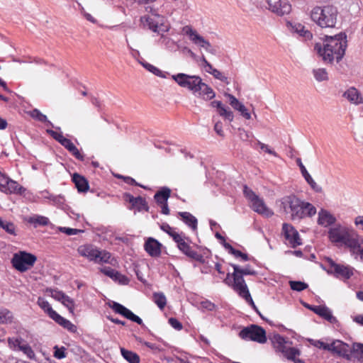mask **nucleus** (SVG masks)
<instances>
[{"mask_svg": "<svg viewBox=\"0 0 363 363\" xmlns=\"http://www.w3.org/2000/svg\"><path fill=\"white\" fill-rule=\"evenodd\" d=\"M162 245L153 238H148L144 244L145 250L152 257H158L161 255Z\"/></svg>", "mask_w": 363, "mask_h": 363, "instance_id": "nucleus-21", "label": "nucleus"}, {"mask_svg": "<svg viewBox=\"0 0 363 363\" xmlns=\"http://www.w3.org/2000/svg\"><path fill=\"white\" fill-rule=\"evenodd\" d=\"M242 298H243L247 303H248L251 306L252 308L256 311V313L257 314H259V315L264 320V318L262 315V314L260 313L259 311L258 310L257 307L255 306L253 300H252V298L250 295V293H248L246 295H244L243 296H242Z\"/></svg>", "mask_w": 363, "mask_h": 363, "instance_id": "nucleus-54", "label": "nucleus"}, {"mask_svg": "<svg viewBox=\"0 0 363 363\" xmlns=\"http://www.w3.org/2000/svg\"><path fill=\"white\" fill-rule=\"evenodd\" d=\"M1 229H4L10 235H16V226L11 222L4 221L1 220Z\"/></svg>", "mask_w": 363, "mask_h": 363, "instance_id": "nucleus-49", "label": "nucleus"}, {"mask_svg": "<svg viewBox=\"0 0 363 363\" xmlns=\"http://www.w3.org/2000/svg\"><path fill=\"white\" fill-rule=\"evenodd\" d=\"M198 97L208 101L213 99L216 96L215 92H197Z\"/></svg>", "mask_w": 363, "mask_h": 363, "instance_id": "nucleus-63", "label": "nucleus"}, {"mask_svg": "<svg viewBox=\"0 0 363 363\" xmlns=\"http://www.w3.org/2000/svg\"><path fill=\"white\" fill-rule=\"evenodd\" d=\"M232 277L233 279V290L238 292L240 296L242 297L250 293L243 274L236 272L235 270H234L233 273H232Z\"/></svg>", "mask_w": 363, "mask_h": 363, "instance_id": "nucleus-20", "label": "nucleus"}, {"mask_svg": "<svg viewBox=\"0 0 363 363\" xmlns=\"http://www.w3.org/2000/svg\"><path fill=\"white\" fill-rule=\"evenodd\" d=\"M323 47L315 43L314 49L325 62H332L335 59L338 62L343 57L347 45V35L340 33L334 36L325 35Z\"/></svg>", "mask_w": 363, "mask_h": 363, "instance_id": "nucleus-1", "label": "nucleus"}, {"mask_svg": "<svg viewBox=\"0 0 363 363\" xmlns=\"http://www.w3.org/2000/svg\"><path fill=\"white\" fill-rule=\"evenodd\" d=\"M269 9L279 16L289 14L291 11V4L286 0H267Z\"/></svg>", "mask_w": 363, "mask_h": 363, "instance_id": "nucleus-16", "label": "nucleus"}, {"mask_svg": "<svg viewBox=\"0 0 363 363\" xmlns=\"http://www.w3.org/2000/svg\"><path fill=\"white\" fill-rule=\"evenodd\" d=\"M178 216L192 230H196L197 229L198 220L196 218L189 212H179Z\"/></svg>", "mask_w": 363, "mask_h": 363, "instance_id": "nucleus-34", "label": "nucleus"}, {"mask_svg": "<svg viewBox=\"0 0 363 363\" xmlns=\"http://www.w3.org/2000/svg\"><path fill=\"white\" fill-rule=\"evenodd\" d=\"M15 320L12 312L6 308L1 309V324H11L15 323Z\"/></svg>", "mask_w": 363, "mask_h": 363, "instance_id": "nucleus-46", "label": "nucleus"}, {"mask_svg": "<svg viewBox=\"0 0 363 363\" xmlns=\"http://www.w3.org/2000/svg\"><path fill=\"white\" fill-rule=\"evenodd\" d=\"M120 350L122 357L128 363H140V359L137 353L131 350H126L124 347H121Z\"/></svg>", "mask_w": 363, "mask_h": 363, "instance_id": "nucleus-37", "label": "nucleus"}, {"mask_svg": "<svg viewBox=\"0 0 363 363\" xmlns=\"http://www.w3.org/2000/svg\"><path fill=\"white\" fill-rule=\"evenodd\" d=\"M337 13V8L333 6H317L312 10L311 17L321 28H334Z\"/></svg>", "mask_w": 363, "mask_h": 363, "instance_id": "nucleus-3", "label": "nucleus"}, {"mask_svg": "<svg viewBox=\"0 0 363 363\" xmlns=\"http://www.w3.org/2000/svg\"><path fill=\"white\" fill-rule=\"evenodd\" d=\"M72 181L80 193H85L89 189L88 180L79 173L75 172L72 175Z\"/></svg>", "mask_w": 363, "mask_h": 363, "instance_id": "nucleus-28", "label": "nucleus"}, {"mask_svg": "<svg viewBox=\"0 0 363 363\" xmlns=\"http://www.w3.org/2000/svg\"><path fill=\"white\" fill-rule=\"evenodd\" d=\"M201 306L203 308L206 309L209 311H213L216 308V306L208 300L201 301Z\"/></svg>", "mask_w": 363, "mask_h": 363, "instance_id": "nucleus-60", "label": "nucleus"}, {"mask_svg": "<svg viewBox=\"0 0 363 363\" xmlns=\"http://www.w3.org/2000/svg\"><path fill=\"white\" fill-rule=\"evenodd\" d=\"M168 322L169 325L174 328V329L177 330H180L182 329L183 326L181 322H179L177 318H170L168 320Z\"/></svg>", "mask_w": 363, "mask_h": 363, "instance_id": "nucleus-62", "label": "nucleus"}, {"mask_svg": "<svg viewBox=\"0 0 363 363\" xmlns=\"http://www.w3.org/2000/svg\"><path fill=\"white\" fill-rule=\"evenodd\" d=\"M59 231L63 233H65L67 235H77L80 233H83V230L76 229V228H71L68 227H60L58 228Z\"/></svg>", "mask_w": 363, "mask_h": 363, "instance_id": "nucleus-52", "label": "nucleus"}, {"mask_svg": "<svg viewBox=\"0 0 363 363\" xmlns=\"http://www.w3.org/2000/svg\"><path fill=\"white\" fill-rule=\"evenodd\" d=\"M184 32L188 35L191 41L195 44L199 45L203 48L206 51L210 53L215 54V50L212 48L211 43L205 40L201 35H199L195 30H193L191 26H186L183 28Z\"/></svg>", "mask_w": 363, "mask_h": 363, "instance_id": "nucleus-12", "label": "nucleus"}, {"mask_svg": "<svg viewBox=\"0 0 363 363\" xmlns=\"http://www.w3.org/2000/svg\"><path fill=\"white\" fill-rule=\"evenodd\" d=\"M290 26L292 31L298 34L299 36L303 37L305 40H311L312 38V33L310 30H306L303 25L301 23H290Z\"/></svg>", "mask_w": 363, "mask_h": 363, "instance_id": "nucleus-36", "label": "nucleus"}, {"mask_svg": "<svg viewBox=\"0 0 363 363\" xmlns=\"http://www.w3.org/2000/svg\"><path fill=\"white\" fill-rule=\"evenodd\" d=\"M78 252L82 256L87 257L89 260H94L95 262H98V257L101 255V252L92 245L80 246L78 248Z\"/></svg>", "mask_w": 363, "mask_h": 363, "instance_id": "nucleus-27", "label": "nucleus"}, {"mask_svg": "<svg viewBox=\"0 0 363 363\" xmlns=\"http://www.w3.org/2000/svg\"><path fill=\"white\" fill-rule=\"evenodd\" d=\"M336 218L328 210L321 208L318 212L317 223L319 225L325 228L335 224Z\"/></svg>", "mask_w": 363, "mask_h": 363, "instance_id": "nucleus-26", "label": "nucleus"}, {"mask_svg": "<svg viewBox=\"0 0 363 363\" xmlns=\"http://www.w3.org/2000/svg\"><path fill=\"white\" fill-rule=\"evenodd\" d=\"M252 208L257 213L265 215L269 217L273 215V212L269 210L265 205L264 201L259 196L256 197L252 202H251Z\"/></svg>", "mask_w": 363, "mask_h": 363, "instance_id": "nucleus-29", "label": "nucleus"}, {"mask_svg": "<svg viewBox=\"0 0 363 363\" xmlns=\"http://www.w3.org/2000/svg\"><path fill=\"white\" fill-rule=\"evenodd\" d=\"M212 107L216 108L218 114L230 122L233 121L234 115L230 108L225 106L220 101H213L211 103Z\"/></svg>", "mask_w": 363, "mask_h": 363, "instance_id": "nucleus-24", "label": "nucleus"}, {"mask_svg": "<svg viewBox=\"0 0 363 363\" xmlns=\"http://www.w3.org/2000/svg\"><path fill=\"white\" fill-rule=\"evenodd\" d=\"M315 79L318 81H323L328 78V74L325 69H317L313 71Z\"/></svg>", "mask_w": 363, "mask_h": 363, "instance_id": "nucleus-55", "label": "nucleus"}, {"mask_svg": "<svg viewBox=\"0 0 363 363\" xmlns=\"http://www.w3.org/2000/svg\"><path fill=\"white\" fill-rule=\"evenodd\" d=\"M30 116L32 118H33L40 122H43V123L47 122L49 125L52 126V123L50 121H48L47 116L43 114L38 109H36V108L33 109L30 112Z\"/></svg>", "mask_w": 363, "mask_h": 363, "instance_id": "nucleus-48", "label": "nucleus"}, {"mask_svg": "<svg viewBox=\"0 0 363 363\" xmlns=\"http://www.w3.org/2000/svg\"><path fill=\"white\" fill-rule=\"evenodd\" d=\"M37 257L26 251H19L13 254L11 259L13 267L20 272H25L33 267Z\"/></svg>", "mask_w": 363, "mask_h": 363, "instance_id": "nucleus-6", "label": "nucleus"}, {"mask_svg": "<svg viewBox=\"0 0 363 363\" xmlns=\"http://www.w3.org/2000/svg\"><path fill=\"white\" fill-rule=\"evenodd\" d=\"M351 230L340 224H336L328 230V238L333 243H342Z\"/></svg>", "mask_w": 363, "mask_h": 363, "instance_id": "nucleus-13", "label": "nucleus"}, {"mask_svg": "<svg viewBox=\"0 0 363 363\" xmlns=\"http://www.w3.org/2000/svg\"><path fill=\"white\" fill-rule=\"evenodd\" d=\"M284 211L290 213L293 220H299L305 217H312L316 213L315 207L309 202L301 201L295 195H289L283 199Z\"/></svg>", "mask_w": 363, "mask_h": 363, "instance_id": "nucleus-2", "label": "nucleus"}, {"mask_svg": "<svg viewBox=\"0 0 363 363\" xmlns=\"http://www.w3.org/2000/svg\"><path fill=\"white\" fill-rule=\"evenodd\" d=\"M230 266L233 268L234 270H235L236 272L243 274L244 276L257 274V272L254 269H252L250 265H247L245 268H241L240 266L235 264H230Z\"/></svg>", "mask_w": 363, "mask_h": 363, "instance_id": "nucleus-45", "label": "nucleus"}, {"mask_svg": "<svg viewBox=\"0 0 363 363\" xmlns=\"http://www.w3.org/2000/svg\"><path fill=\"white\" fill-rule=\"evenodd\" d=\"M331 352L337 353L338 355L345 358L347 360H351L354 358V354L352 352V348L350 349L348 344L342 341L337 340L332 343Z\"/></svg>", "mask_w": 363, "mask_h": 363, "instance_id": "nucleus-19", "label": "nucleus"}, {"mask_svg": "<svg viewBox=\"0 0 363 363\" xmlns=\"http://www.w3.org/2000/svg\"><path fill=\"white\" fill-rule=\"evenodd\" d=\"M352 233L351 230L342 244L349 247L352 253L359 255L362 248L358 240L353 237Z\"/></svg>", "mask_w": 363, "mask_h": 363, "instance_id": "nucleus-30", "label": "nucleus"}, {"mask_svg": "<svg viewBox=\"0 0 363 363\" xmlns=\"http://www.w3.org/2000/svg\"><path fill=\"white\" fill-rule=\"evenodd\" d=\"M291 289L296 291H302L308 287V285L301 281H289V282Z\"/></svg>", "mask_w": 363, "mask_h": 363, "instance_id": "nucleus-47", "label": "nucleus"}, {"mask_svg": "<svg viewBox=\"0 0 363 363\" xmlns=\"http://www.w3.org/2000/svg\"><path fill=\"white\" fill-rule=\"evenodd\" d=\"M172 78L179 86L191 91H213L205 83L202 82V79L198 76L179 73L173 75Z\"/></svg>", "mask_w": 363, "mask_h": 363, "instance_id": "nucleus-5", "label": "nucleus"}, {"mask_svg": "<svg viewBox=\"0 0 363 363\" xmlns=\"http://www.w3.org/2000/svg\"><path fill=\"white\" fill-rule=\"evenodd\" d=\"M160 228L162 230L172 237L175 242L182 237L178 233L175 232L167 223H163L160 225Z\"/></svg>", "mask_w": 363, "mask_h": 363, "instance_id": "nucleus-43", "label": "nucleus"}, {"mask_svg": "<svg viewBox=\"0 0 363 363\" xmlns=\"http://www.w3.org/2000/svg\"><path fill=\"white\" fill-rule=\"evenodd\" d=\"M121 179L126 183L130 185L138 186L143 189H146L147 187L138 183L133 178L130 177H121Z\"/></svg>", "mask_w": 363, "mask_h": 363, "instance_id": "nucleus-61", "label": "nucleus"}, {"mask_svg": "<svg viewBox=\"0 0 363 363\" xmlns=\"http://www.w3.org/2000/svg\"><path fill=\"white\" fill-rule=\"evenodd\" d=\"M28 223L33 224L35 228L38 226H45L49 223V219L43 216H35L28 219Z\"/></svg>", "mask_w": 363, "mask_h": 363, "instance_id": "nucleus-41", "label": "nucleus"}, {"mask_svg": "<svg viewBox=\"0 0 363 363\" xmlns=\"http://www.w3.org/2000/svg\"><path fill=\"white\" fill-rule=\"evenodd\" d=\"M352 233L351 230L342 244L349 247L352 253L359 255L362 248L358 240L353 237Z\"/></svg>", "mask_w": 363, "mask_h": 363, "instance_id": "nucleus-31", "label": "nucleus"}, {"mask_svg": "<svg viewBox=\"0 0 363 363\" xmlns=\"http://www.w3.org/2000/svg\"><path fill=\"white\" fill-rule=\"evenodd\" d=\"M52 319L70 333H74L77 330V326L75 325L72 323L69 320H67L66 318L61 316L57 313L52 317Z\"/></svg>", "mask_w": 363, "mask_h": 363, "instance_id": "nucleus-33", "label": "nucleus"}, {"mask_svg": "<svg viewBox=\"0 0 363 363\" xmlns=\"http://www.w3.org/2000/svg\"><path fill=\"white\" fill-rule=\"evenodd\" d=\"M46 291L50 292L53 298L60 302L66 295L63 291H59L58 289H47Z\"/></svg>", "mask_w": 363, "mask_h": 363, "instance_id": "nucleus-51", "label": "nucleus"}, {"mask_svg": "<svg viewBox=\"0 0 363 363\" xmlns=\"http://www.w3.org/2000/svg\"><path fill=\"white\" fill-rule=\"evenodd\" d=\"M65 148L70 152L75 147L74 144L68 138H65L60 143Z\"/></svg>", "mask_w": 363, "mask_h": 363, "instance_id": "nucleus-64", "label": "nucleus"}, {"mask_svg": "<svg viewBox=\"0 0 363 363\" xmlns=\"http://www.w3.org/2000/svg\"><path fill=\"white\" fill-rule=\"evenodd\" d=\"M243 194L250 202H252L254 199L258 196L251 189L248 188L246 185L244 186Z\"/></svg>", "mask_w": 363, "mask_h": 363, "instance_id": "nucleus-56", "label": "nucleus"}, {"mask_svg": "<svg viewBox=\"0 0 363 363\" xmlns=\"http://www.w3.org/2000/svg\"><path fill=\"white\" fill-rule=\"evenodd\" d=\"M269 339L277 352H281L285 357L294 363H305L303 360L296 358L297 355L300 354V350L291 347L292 342L286 340L278 333L274 334Z\"/></svg>", "mask_w": 363, "mask_h": 363, "instance_id": "nucleus-4", "label": "nucleus"}, {"mask_svg": "<svg viewBox=\"0 0 363 363\" xmlns=\"http://www.w3.org/2000/svg\"><path fill=\"white\" fill-rule=\"evenodd\" d=\"M8 342L11 348L22 351L29 359L35 357L31 347L22 338H9Z\"/></svg>", "mask_w": 363, "mask_h": 363, "instance_id": "nucleus-17", "label": "nucleus"}, {"mask_svg": "<svg viewBox=\"0 0 363 363\" xmlns=\"http://www.w3.org/2000/svg\"><path fill=\"white\" fill-rule=\"evenodd\" d=\"M225 96L228 98V103L234 110L239 111L240 115L245 119L251 118V115L247 108L236 97L227 92H225Z\"/></svg>", "mask_w": 363, "mask_h": 363, "instance_id": "nucleus-23", "label": "nucleus"}, {"mask_svg": "<svg viewBox=\"0 0 363 363\" xmlns=\"http://www.w3.org/2000/svg\"><path fill=\"white\" fill-rule=\"evenodd\" d=\"M47 133L50 136H52L55 140H57L60 144L65 138V137L63 136L62 133H57L52 130H47Z\"/></svg>", "mask_w": 363, "mask_h": 363, "instance_id": "nucleus-59", "label": "nucleus"}, {"mask_svg": "<svg viewBox=\"0 0 363 363\" xmlns=\"http://www.w3.org/2000/svg\"><path fill=\"white\" fill-rule=\"evenodd\" d=\"M177 247L186 256L190 257L194 253V250H192L191 247L184 241L181 237L177 242Z\"/></svg>", "mask_w": 363, "mask_h": 363, "instance_id": "nucleus-40", "label": "nucleus"}, {"mask_svg": "<svg viewBox=\"0 0 363 363\" xmlns=\"http://www.w3.org/2000/svg\"><path fill=\"white\" fill-rule=\"evenodd\" d=\"M302 303L305 308L312 311L315 314L328 320L329 323L332 324H335L338 323L337 318L333 315L331 311L327 306H312L304 302H303Z\"/></svg>", "mask_w": 363, "mask_h": 363, "instance_id": "nucleus-15", "label": "nucleus"}, {"mask_svg": "<svg viewBox=\"0 0 363 363\" xmlns=\"http://www.w3.org/2000/svg\"><path fill=\"white\" fill-rule=\"evenodd\" d=\"M342 96L355 105L363 104V92H343Z\"/></svg>", "mask_w": 363, "mask_h": 363, "instance_id": "nucleus-38", "label": "nucleus"}, {"mask_svg": "<svg viewBox=\"0 0 363 363\" xmlns=\"http://www.w3.org/2000/svg\"><path fill=\"white\" fill-rule=\"evenodd\" d=\"M54 350V357L57 359H62L66 357V349L65 347H58L55 345L53 347Z\"/></svg>", "mask_w": 363, "mask_h": 363, "instance_id": "nucleus-53", "label": "nucleus"}, {"mask_svg": "<svg viewBox=\"0 0 363 363\" xmlns=\"http://www.w3.org/2000/svg\"><path fill=\"white\" fill-rule=\"evenodd\" d=\"M61 303L63 306L67 308L69 313H74V302L72 298H71L67 295H65V297H63L62 300L61 301Z\"/></svg>", "mask_w": 363, "mask_h": 363, "instance_id": "nucleus-50", "label": "nucleus"}, {"mask_svg": "<svg viewBox=\"0 0 363 363\" xmlns=\"http://www.w3.org/2000/svg\"><path fill=\"white\" fill-rule=\"evenodd\" d=\"M352 352L354 354V359L362 361L363 359V343L354 342L352 346Z\"/></svg>", "mask_w": 363, "mask_h": 363, "instance_id": "nucleus-44", "label": "nucleus"}, {"mask_svg": "<svg viewBox=\"0 0 363 363\" xmlns=\"http://www.w3.org/2000/svg\"><path fill=\"white\" fill-rule=\"evenodd\" d=\"M141 64L145 69L157 76H160L162 73V72L158 68L153 66L152 65H150L147 62H141Z\"/></svg>", "mask_w": 363, "mask_h": 363, "instance_id": "nucleus-58", "label": "nucleus"}, {"mask_svg": "<svg viewBox=\"0 0 363 363\" xmlns=\"http://www.w3.org/2000/svg\"><path fill=\"white\" fill-rule=\"evenodd\" d=\"M153 301L162 310L167 304V299L164 294L162 292H155L153 294Z\"/></svg>", "mask_w": 363, "mask_h": 363, "instance_id": "nucleus-42", "label": "nucleus"}, {"mask_svg": "<svg viewBox=\"0 0 363 363\" xmlns=\"http://www.w3.org/2000/svg\"><path fill=\"white\" fill-rule=\"evenodd\" d=\"M123 198L124 201L130 203V209L136 208L138 211H141L142 210H145V211H149L147 202L145 199L140 196L134 197L130 193L126 192L123 194Z\"/></svg>", "mask_w": 363, "mask_h": 363, "instance_id": "nucleus-18", "label": "nucleus"}, {"mask_svg": "<svg viewBox=\"0 0 363 363\" xmlns=\"http://www.w3.org/2000/svg\"><path fill=\"white\" fill-rule=\"evenodd\" d=\"M100 272L121 284L126 285L129 283V279L126 276L121 274L111 267H101Z\"/></svg>", "mask_w": 363, "mask_h": 363, "instance_id": "nucleus-22", "label": "nucleus"}, {"mask_svg": "<svg viewBox=\"0 0 363 363\" xmlns=\"http://www.w3.org/2000/svg\"><path fill=\"white\" fill-rule=\"evenodd\" d=\"M38 304L51 319L57 313V312L52 309L48 301L42 297L38 298Z\"/></svg>", "mask_w": 363, "mask_h": 363, "instance_id": "nucleus-39", "label": "nucleus"}, {"mask_svg": "<svg viewBox=\"0 0 363 363\" xmlns=\"http://www.w3.org/2000/svg\"><path fill=\"white\" fill-rule=\"evenodd\" d=\"M239 337L245 340H252L262 344L266 342L267 340L265 330L255 324L244 327L240 331Z\"/></svg>", "mask_w": 363, "mask_h": 363, "instance_id": "nucleus-7", "label": "nucleus"}, {"mask_svg": "<svg viewBox=\"0 0 363 363\" xmlns=\"http://www.w3.org/2000/svg\"><path fill=\"white\" fill-rule=\"evenodd\" d=\"M26 189L19 185L18 183L9 178L5 172L1 171V192L6 194H16L21 195Z\"/></svg>", "mask_w": 363, "mask_h": 363, "instance_id": "nucleus-11", "label": "nucleus"}, {"mask_svg": "<svg viewBox=\"0 0 363 363\" xmlns=\"http://www.w3.org/2000/svg\"><path fill=\"white\" fill-rule=\"evenodd\" d=\"M296 161L298 166L300 167V170L303 177H304L306 182L310 185L311 188L317 193H321L323 191L322 187L318 185L316 182L313 179L310 174L306 170L305 166L303 164L301 158H297Z\"/></svg>", "mask_w": 363, "mask_h": 363, "instance_id": "nucleus-25", "label": "nucleus"}, {"mask_svg": "<svg viewBox=\"0 0 363 363\" xmlns=\"http://www.w3.org/2000/svg\"><path fill=\"white\" fill-rule=\"evenodd\" d=\"M164 17L163 16H143L140 18V21L144 26H147L154 33H160L168 32L170 26L164 25Z\"/></svg>", "mask_w": 363, "mask_h": 363, "instance_id": "nucleus-8", "label": "nucleus"}, {"mask_svg": "<svg viewBox=\"0 0 363 363\" xmlns=\"http://www.w3.org/2000/svg\"><path fill=\"white\" fill-rule=\"evenodd\" d=\"M108 304V306L111 308H112L115 313L123 315L125 318L134 323H138V325H141V327L143 328H146L143 322V320L139 316L133 313L130 310H129L122 304L116 301L109 302Z\"/></svg>", "mask_w": 363, "mask_h": 363, "instance_id": "nucleus-10", "label": "nucleus"}, {"mask_svg": "<svg viewBox=\"0 0 363 363\" xmlns=\"http://www.w3.org/2000/svg\"><path fill=\"white\" fill-rule=\"evenodd\" d=\"M208 72L210 74H211L212 75H213V77L215 78H216V79L220 80L221 82L225 83L227 85H229V84H233L232 86L226 87L227 91H229L230 89H235L237 91L240 89V87L239 86L238 84L235 81L231 80L230 79H229L227 77L223 75V73H221L218 69H213V71H208Z\"/></svg>", "mask_w": 363, "mask_h": 363, "instance_id": "nucleus-32", "label": "nucleus"}, {"mask_svg": "<svg viewBox=\"0 0 363 363\" xmlns=\"http://www.w3.org/2000/svg\"><path fill=\"white\" fill-rule=\"evenodd\" d=\"M313 345L316 347H318L320 349H323V350H327V351H331V350H332V344L325 343L324 342H323L321 340H313Z\"/></svg>", "mask_w": 363, "mask_h": 363, "instance_id": "nucleus-57", "label": "nucleus"}, {"mask_svg": "<svg viewBox=\"0 0 363 363\" xmlns=\"http://www.w3.org/2000/svg\"><path fill=\"white\" fill-rule=\"evenodd\" d=\"M282 233L285 239L289 241L291 247L296 248L302 244L298 232L291 224L283 223Z\"/></svg>", "mask_w": 363, "mask_h": 363, "instance_id": "nucleus-14", "label": "nucleus"}, {"mask_svg": "<svg viewBox=\"0 0 363 363\" xmlns=\"http://www.w3.org/2000/svg\"><path fill=\"white\" fill-rule=\"evenodd\" d=\"M326 261L330 267V268L327 270V272L329 274H333L337 278L349 279L354 274V269L350 266L337 264L330 257H326Z\"/></svg>", "mask_w": 363, "mask_h": 363, "instance_id": "nucleus-9", "label": "nucleus"}, {"mask_svg": "<svg viewBox=\"0 0 363 363\" xmlns=\"http://www.w3.org/2000/svg\"><path fill=\"white\" fill-rule=\"evenodd\" d=\"M171 195V189L167 186L161 187L155 194L154 199L157 204L167 203Z\"/></svg>", "mask_w": 363, "mask_h": 363, "instance_id": "nucleus-35", "label": "nucleus"}]
</instances>
